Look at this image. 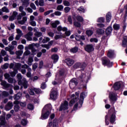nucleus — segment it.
Masks as SVG:
<instances>
[{
	"mask_svg": "<svg viewBox=\"0 0 127 127\" xmlns=\"http://www.w3.org/2000/svg\"><path fill=\"white\" fill-rule=\"evenodd\" d=\"M7 81L8 82V83H13L14 84H15L16 83V80H15L14 78L11 77H9L7 79Z\"/></svg>",
	"mask_w": 127,
	"mask_h": 127,
	"instance_id": "obj_39",
	"label": "nucleus"
},
{
	"mask_svg": "<svg viewBox=\"0 0 127 127\" xmlns=\"http://www.w3.org/2000/svg\"><path fill=\"white\" fill-rule=\"evenodd\" d=\"M79 80L81 82H88L89 80V77L86 76L85 73H82L81 75L79 77Z\"/></svg>",
	"mask_w": 127,
	"mask_h": 127,
	"instance_id": "obj_12",
	"label": "nucleus"
},
{
	"mask_svg": "<svg viewBox=\"0 0 127 127\" xmlns=\"http://www.w3.org/2000/svg\"><path fill=\"white\" fill-rule=\"evenodd\" d=\"M96 33L98 35H102L105 33V30H104V29H98L96 30Z\"/></svg>",
	"mask_w": 127,
	"mask_h": 127,
	"instance_id": "obj_31",
	"label": "nucleus"
},
{
	"mask_svg": "<svg viewBox=\"0 0 127 127\" xmlns=\"http://www.w3.org/2000/svg\"><path fill=\"white\" fill-rule=\"evenodd\" d=\"M78 85V80L76 78H72L69 82V87L70 89H74Z\"/></svg>",
	"mask_w": 127,
	"mask_h": 127,
	"instance_id": "obj_10",
	"label": "nucleus"
},
{
	"mask_svg": "<svg viewBox=\"0 0 127 127\" xmlns=\"http://www.w3.org/2000/svg\"><path fill=\"white\" fill-rule=\"evenodd\" d=\"M87 94V92H82L80 94L79 100L78 103L77 102L78 100H79V92H76L75 95L74 94H72L71 95V100L69 102V106L72 107L74 104H75L73 111H77V108L80 109L81 108L82 105H83V102H84V98H86Z\"/></svg>",
	"mask_w": 127,
	"mask_h": 127,
	"instance_id": "obj_1",
	"label": "nucleus"
},
{
	"mask_svg": "<svg viewBox=\"0 0 127 127\" xmlns=\"http://www.w3.org/2000/svg\"><path fill=\"white\" fill-rule=\"evenodd\" d=\"M123 85V83L122 81L116 82L113 86V87L114 88V90H115V91H118V90H120L121 87H122Z\"/></svg>",
	"mask_w": 127,
	"mask_h": 127,
	"instance_id": "obj_13",
	"label": "nucleus"
},
{
	"mask_svg": "<svg viewBox=\"0 0 127 127\" xmlns=\"http://www.w3.org/2000/svg\"><path fill=\"white\" fill-rule=\"evenodd\" d=\"M34 19H35V17H34V16L31 15L30 16L29 24L33 27L36 26V22L34 21Z\"/></svg>",
	"mask_w": 127,
	"mask_h": 127,
	"instance_id": "obj_14",
	"label": "nucleus"
},
{
	"mask_svg": "<svg viewBox=\"0 0 127 127\" xmlns=\"http://www.w3.org/2000/svg\"><path fill=\"white\" fill-rule=\"evenodd\" d=\"M102 64L105 66L110 67L113 66L114 63L113 62H111L110 60H109L107 57H104L102 58Z\"/></svg>",
	"mask_w": 127,
	"mask_h": 127,
	"instance_id": "obj_7",
	"label": "nucleus"
},
{
	"mask_svg": "<svg viewBox=\"0 0 127 127\" xmlns=\"http://www.w3.org/2000/svg\"><path fill=\"white\" fill-rule=\"evenodd\" d=\"M20 67H21V64L19 63H15L14 66L13 68V70H17V71L18 69L20 68Z\"/></svg>",
	"mask_w": 127,
	"mask_h": 127,
	"instance_id": "obj_28",
	"label": "nucleus"
},
{
	"mask_svg": "<svg viewBox=\"0 0 127 127\" xmlns=\"http://www.w3.org/2000/svg\"><path fill=\"white\" fill-rule=\"evenodd\" d=\"M31 71H32L31 68H28L27 72L26 73V76L28 78L31 77Z\"/></svg>",
	"mask_w": 127,
	"mask_h": 127,
	"instance_id": "obj_36",
	"label": "nucleus"
},
{
	"mask_svg": "<svg viewBox=\"0 0 127 127\" xmlns=\"http://www.w3.org/2000/svg\"><path fill=\"white\" fill-rule=\"evenodd\" d=\"M70 52L72 53H76L78 52V47H75L70 49Z\"/></svg>",
	"mask_w": 127,
	"mask_h": 127,
	"instance_id": "obj_44",
	"label": "nucleus"
},
{
	"mask_svg": "<svg viewBox=\"0 0 127 127\" xmlns=\"http://www.w3.org/2000/svg\"><path fill=\"white\" fill-rule=\"evenodd\" d=\"M115 55V52L113 50H110L108 51L107 56L109 58H113Z\"/></svg>",
	"mask_w": 127,
	"mask_h": 127,
	"instance_id": "obj_24",
	"label": "nucleus"
},
{
	"mask_svg": "<svg viewBox=\"0 0 127 127\" xmlns=\"http://www.w3.org/2000/svg\"><path fill=\"white\" fill-rule=\"evenodd\" d=\"M13 71L10 72L9 74H10L11 77H15V75H16V74H17L18 71H17V70H15V69H13Z\"/></svg>",
	"mask_w": 127,
	"mask_h": 127,
	"instance_id": "obj_37",
	"label": "nucleus"
},
{
	"mask_svg": "<svg viewBox=\"0 0 127 127\" xmlns=\"http://www.w3.org/2000/svg\"><path fill=\"white\" fill-rule=\"evenodd\" d=\"M58 97V91L57 90L53 88L50 94V98L52 100H56Z\"/></svg>",
	"mask_w": 127,
	"mask_h": 127,
	"instance_id": "obj_8",
	"label": "nucleus"
},
{
	"mask_svg": "<svg viewBox=\"0 0 127 127\" xmlns=\"http://www.w3.org/2000/svg\"><path fill=\"white\" fill-rule=\"evenodd\" d=\"M18 13L16 11L13 12L12 15L9 17V20L10 21H12V20H14L15 18H16V16L17 15Z\"/></svg>",
	"mask_w": 127,
	"mask_h": 127,
	"instance_id": "obj_22",
	"label": "nucleus"
},
{
	"mask_svg": "<svg viewBox=\"0 0 127 127\" xmlns=\"http://www.w3.org/2000/svg\"><path fill=\"white\" fill-rule=\"evenodd\" d=\"M86 67H87V64L84 62L76 63L73 65L74 69H79L80 68L81 70H84Z\"/></svg>",
	"mask_w": 127,
	"mask_h": 127,
	"instance_id": "obj_5",
	"label": "nucleus"
},
{
	"mask_svg": "<svg viewBox=\"0 0 127 127\" xmlns=\"http://www.w3.org/2000/svg\"><path fill=\"white\" fill-rule=\"evenodd\" d=\"M64 10L65 13H68V12L71 10V8H70V7H65L64 8Z\"/></svg>",
	"mask_w": 127,
	"mask_h": 127,
	"instance_id": "obj_56",
	"label": "nucleus"
},
{
	"mask_svg": "<svg viewBox=\"0 0 127 127\" xmlns=\"http://www.w3.org/2000/svg\"><path fill=\"white\" fill-rule=\"evenodd\" d=\"M50 109H51V104H48L44 107L41 116V120H46L48 119V117H49V115H50V112H49Z\"/></svg>",
	"mask_w": 127,
	"mask_h": 127,
	"instance_id": "obj_3",
	"label": "nucleus"
},
{
	"mask_svg": "<svg viewBox=\"0 0 127 127\" xmlns=\"http://www.w3.org/2000/svg\"><path fill=\"white\" fill-rule=\"evenodd\" d=\"M2 9V11H3V12H9V10H8V8H7V7H3L1 8Z\"/></svg>",
	"mask_w": 127,
	"mask_h": 127,
	"instance_id": "obj_53",
	"label": "nucleus"
},
{
	"mask_svg": "<svg viewBox=\"0 0 127 127\" xmlns=\"http://www.w3.org/2000/svg\"><path fill=\"white\" fill-rule=\"evenodd\" d=\"M113 28L115 29V30H119V29H120V25L114 24L113 25Z\"/></svg>",
	"mask_w": 127,
	"mask_h": 127,
	"instance_id": "obj_55",
	"label": "nucleus"
},
{
	"mask_svg": "<svg viewBox=\"0 0 127 127\" xmlns=\"http://www.w3.org/2000/svg\"><path fill=\"white\" fill-rule=\"evenodd\" d=\"M23 54V51H17L15 52V54L17 55V59H20V56H21Z\"/></svg>",
	"mask_w": 127,
	"mask_h": 127,
	"instance_id": "obj_29",
	"label": "nucleus"
},
{
	"mask_svg": "<svg viewBox=\"0 0 127 127\" xmlns=\"http://www.w3.org/2000/svg\"><path fill=\"white\" fill-rule=\"evenodd\" d=\"M52 59L54 60V63H56L57 61H58V59H59V57L57 55H53L52 56Z\"/></svg>",
	"mask_w": 127,
	"mask_h": 127,
	"instance_id": "obj_33",
	"label": "nucleus"
},
{
	"mask_svg": "<svg viewBox=\"0 0 127 127\" xmlns=\"http://www.w3.org/2000/svg\"><path fill=\"white\" fill-rule=\"evenodd\" d=\"M51 24L53 28H56L57 27L58 25H59L60 24V21L59 20H56L54 22H51Z\"/></svg>",
	"mask_w": 127,
	"mask_h": 127,
	"instance_id": "obj_23",
	"label": "nucleus"
},
{
	"mask_svg": "<svg viewBox=\"0 0 127 127\" xmlns=\"http://www.w3.org/2000/svg\"><path fill=\"white\" fill-rule=\"evenodd\" d=\"M27 21V17H24L22 18V20L18 21V23L19 24L23 25L25 22Z\"/></svg>",
	"mask_w": 127,
	"mask_h": 127,
	"instance_id": "obj_32",
	"label": "nucleus"
},
{
	"mask_svg": "<svg viewBox=\"0 0 127 127\" xmlns=\"http://www.w3.org/2000/svg\"><path fill=\"white\" fill-rule=\"evenodd\" d=\"M112 19V14L111 12H108L106 15V20L107 22H110Z\"/></svg>",
	"mask_w": 127,
	"mask_h": 127,
	"instance_id": "obj_34",
	"label": "nucleus"
},
{
	"mask_svg": "<svg viewBox=\"0 0 127 127\" xmlns=\"http://www.w3.org/2000/svg\"><path fill=\"white\" fill-rule=\"evenodd\" d=\"M52 84L53 85H59V84H61V82H59V80L56 78L55 80L52 82Z\"/></svg>",
	"mask_w": 127,
	"mask_h": 127,
	"instance_id": "obj_46",
	"label": "nucleus"
},
{
	"mask_svg": "<svg viewBox=\"0 0 127 127\" xmlns=\"http://www.w3.org/2000/svg\"><path fill=\"white\" fill-rule=\"evenodd\" d=\"M9 66V64L8 63H6L2 66V69H7Z\"/></svg>",
	"mask_w": 127,
	"mask_h": 127,
	"instance_id": "obj_61",
	"label": "nucleus"
},
{
	"mask_svg": "<svg viewBox=\"0 0 127 127\" xmlns=\"http://www.w3.org/2000/svg\"><path fill=\"white\" fill-rule=\"evenodd\" d=\"M53 125V127H58V124L57 119L54 120Z\"/></svg>",
	"mask_w": 127,
	"mask_h": 127,
	"instance_id": "obj_49",
	"label": "nucleus"
},
{
	"mask_svg": "<svg viewBox=\"0 0 127 127\" xmlns=\"http://www.w3.org/2000/svg\"><path fill=\"white\" fill-rule=\"evenodd\" d=\"M37 67H38V64L35 63L32 65V69L34 71H35V70H36V69L37 68Z\"/></svg>",
	"mask_w": 127,
	"mask_h": 127,
	"instance_id": "obj_50",
	"label": "nucleus"
},
{
	"mask_svg": "<svg viewBox=\"0 0 127 127\" xmlns=\"http://www.w3.org/2000/svg\"><path fill=\"white\" fill-rule=\"evenodd\" d=\"M17 78L19 80L18 82V85H22L24 89H27L28 87V82H27V80H26V79L23 78L22 82H21V79H22V76L21 75V74L20 73H18V74H17Z\"/></svg>",
	"mask_w": 127,
	"mask_h": 127,
	"instance_id": "obj_4",
	"label": "nucleus"
},
{
	"mask_svg": "<svg viewBox=\"0 0 127 127\" xmlns=\"http://www.w3.org/2000/svg\"><path fill=\"white\" fill-rule=\"evenodd\" d=\"M69 103L66 101L61 104L59 111H66L68 109Z\"/></svg>",
	"mask_w": 127,
	"mask_h": 127,
	"instance_id": "obj_9",
	"label": "nucleus"
},
{
	"mask_svg": "<svg viewBox=\"0 0 127 127\" xmlns=\"http://www.w3.org/2000/svg\"><path fill=\"white\" fill-rule=\"evenodd\" d=\"M98 40L96 38H92L90 39V42L91 43L94 42V43H97Z\"/></svg>",
	"mask_w": 127,
	"mask_h": 127,
	"instance_id": "obj_48",
	"label": "nucleus"
},
{
	"mask_svg": "<svg viewBox=\"0 0 127 127\" xmlns=\"http://www.w3.org/2000/svg\"><path fill=\"white\" fill-rule=\"evenodd\" d=\"M116 121V114L113 113L110 117V123L114 124Z\"/></svg>",
	"mask_w": 127,
	"mask_h": 127,
	"instance_id": "obj_27",
	"label": "nucleus"
},
{
	"mask_svg": "<svg viewBox=\"0 0 127 127\" xmlns=\"http://www.w3.org/2000/svg\"><path fill=\"white\" fill-rule=\"evenodd\" d=\"M32 62H33V58L30 57L28 59V61L27 63L28 65L31 66L32 65Z\"/></svg>",
	"mask_w": 127,
	"mask_h": 127,
	"instance_id": "obj_41",
	"label": "nucleus"
},
{
	"mask_svg": "<svg viewBox=\"0 0 127 127\" xmlns=\"http://www.w3.org/2000/svg\"><path fill=\"white\" fill-rule=\"evenodd\" d=\"M3 76V74H2V72H0V82H1V86H3V89L4 90H6V89L10 87V84L7 83L6 81L4 80H2Z\"/></svg>",
	"mask_w": 127,
	"mask_h": 127,
	"instance_id": "obj_6",
	"label": "nucleus"
},
{
	"mask_svg": "<svg viewBox=\"0 0 127 127\" xmlns=\"http://www.w3.org/2000/svg\"><path fill=\"white\" fill-rule=\"evenodd\" d=\"M109 98L110 99V101H112V102L117 101V94L114 93H110L109 94Z\"/></svg>",
	"mask_w": 127,
	"mask_h": 127,
	"instance_id": "obj_18",
	"label": "nucleus"
},
{
	"mask_svg": "<svg viewBox=\"0 0 127 127\" xmlns=\"http://www.w3.org/2000/svg\"><path fill=\"white\" fill-rule=\"evenodd\" d=\"M63 8H64V6L62 5H59L57 7V10H63Z\"/></svg>",
	"mask_w": 127,
	"mask_h": 127,
	"instance_id": "obj_52",
	"label": "nucleus"
},
{
	"mask_svg": "<svg viewBox=\"0 0 127 127\" xmlns=\"http://www.w3.org/2000/svg\"><path fill=\"white\" fill-rule=\"evenodd\" d=\"M22 126H26L27 125V121L26 119H23L21 122Z\"/></svg>",
	"mask_w": 127,
	"mask_h": 127,
	"instance_id": "obj_59",
	"label": "nucleus"
},
{
	"mask_svg": "<svg viewBox=\"0 0 127 127\" xmlns=\"http://www.w3.org/2000/svg\"><path fill=\"white\" fill-rule=\"evenodd\" d=\"M76 19L78 20V21H80V22H82V21L83 20V17H82L81 16H77Z\"/></svg>",
	"mask_w": 127,
	"mask_h": 127,
	"instance_id": "obj_60",
	"label": "nucleus"
},
{
	"mask_svg": "<svg viewBox=\"0 0 127 127\" xmlns=\"http://www.w3.org/2000/svg\"><path fill=\"white\" fill-rule=\"evenodd\" d=\"M34 35L36 37H38V38L42 36V33H41V32H38L37 33H35Z\"/></svg>",
	"mask_w": 127,
	"mask_h": 127,
	"instance_id": "obj_51",
	"label": "nucleus"
},
{
	"mask_svg": "<svg viewBox=\"0 0 127 127\" xmlns=\"http://www.w3.org/2000/svg\"><path fill=\"white\" fill-rule=\"evenodd\" d=\"M16 32H17L18 35H21V36H22V35H23V33H22V31H21V30L19 29H16Z\"/></svg>",
	"mask_w": 127,
	"mask_h": 127,
	"instance_id": "obj_54",
	"label": "nucleus"
},
{
	"mask_svg": "<svg viewBox=\"0 0 127 127\" xmlns=\"http://www.w3.org/2000/svg\"><path fill=\"white\" fill-rule=\"evenodd\" d=\"M105 21V19L104 17H100L97 19V22H104Z\"/></svg>",
	"mask_w": 127,
	"mask_h": 127,
	"instance_id": "obj_63",
	"label": "nucleus"
},
{
	"mask_svg": "<svg viewBox=\"0 0 127 127\" xmlns=\"http://www.w3.org/2000/svg\"><path fill=\"white\" fill-rule=\"evenodd\" d=\"M35 45V44H32L29 45L28 47H26L25 48V50H27L28 49H31L32 50V54L33 55H35L36 54V50L33 48V47Z\"/></svg>",
	"mask_w": 127,
	"mask_h": 127,
	"instance_id": "obj_11",
	"label": "nucleus"
},
{
	"mask_svg": "<svg viewBox=\"0 0 127 127\" xmlns=\"http://www.w3.org/2000/svg\"><path fill=\"white\" fill-rule=\"evenodd\" d=\"M113 28L112 27H109L106 30V33L107 35H110L112 33Z\"/></svg>",
	"mask_w": 127,
	"mask_h": 127,
	"instance_id": "obj_35",
	"label": "nucleus"
},
{
	"mask_svg": "<svg viewBox=\"0 0 127 127\" xmlns=\"http://www.w3.org/2000/svg\"><path fill=\"white\" fill-rule=\"evenodd\" d=\"M13 107V104H12V102H9L7 103V104L6 105L5 107V111H10V110H11L12 109V107Z\"/></svg>",
	"mask_w": 127,
	"mask_h": 127,
	"instance_id": "obj_17",
	"label": "nucleus"
},
{
	"mask_svg": "<svg viewBox=\"0 0 127 127\" xmlns=\"http://www.w3.org/2000/svg\"><path fill=\"white\" fill-rule=\"evenodd\" d=\"M122 46L123 47H127V36H125L123 38Z\"/></svg>",
	"mask_w": 127,
	"mask_h": 127,
	"instance_id": "obj_26",
	"label": "nucleus"
},
{
	"mask_svg": "<svg viewBox=\"0 0 127 127\" xmlns=\"http://www.w3.org/2000/svg\"><path fill=\"white\" fill-rule=\"evenodd\" d=\"M22 95L21 94V93L18 92L16 95H15L13 97L14 100H19Z\"/></svg>",
	"mask_w": 127,
	"mask_h": 127,
	"instance_id": "obj_30",
	"label": "nucleus"
},
{
	"mask_svg": "<svg viewBox=\"0 0 127 127\" xmlns=\"http://www.w3.org/2000/svg\"><path fill=\"white\" fill-rule=\"evenodd\" d=\"M63 3L65 6H70V2L67 0L64 1Z\"/></svg>",
	"mask_w": 127,
	"mask_h": 127,
	"instance_id": "obj_58",
	"label": "nucleus"
},
{
	"mask_svg": "<svg viewBox=\"0 0 127 127\" xmlns=\"http://www.w3.org/2000/svg\"><path fill=\"white\" fill-rule=\"evenodd\" d=\"M1 96L5 97H8L9 93L7 91H3L2 92Z\"/></svg>",
	"mask_w": 127,
	"mask_h": 127,
	"instance_id": "obj_42",
	"label": "nucleus"
},
{
	"mask_svg": "<svg viewBox=\"0 0 127 127\" xmlns=\"http://www.w3.org/2000/svg\"><path fill=\"white\" fill-rule=\"evenodd\" d=\"M34 88H30L29 89V93L30 95H31L32 96H34L35 93H34Z\"/></svg>",
	"mask_w": 127,
	"mask_h": 127,
	"instance_id": "obj_47",
	"label": "nucleus"
},
{
	"mask_svg": "<svg viewBox=\"0 0 127 127\" xmlns=\"http://www.w3.org/2000/svg\"><path fill=\"white\" fill-rule=\"evenodd\" d=\"M30 0H21L22 4L25 7H27L29 5V1Z\"/></svg>",
	"mask_w": 127,
	"mask_h": 127,
	"instance_id": "obj_25",
	"label": "nucleus"
},
{
	"mask_svg": "<svg viewBox=\"0 0 127 127\" xmlns=\"http://www.w3.org/2000/svg\"><path fill=\"white\" fill-rule=\"evenodd\" d=\"M19 109H20V107H19V106L18 105H16L14 106V110L15 112H18Z\"/></svg>",
	"mask_w": 127,
	"mask_h": 127,
	"instance_id": "obj_57",
	"label": "nucleus"
},
{
	"mask_svg": "<svg viewBox=\"0 0 127 127\" xmlns=\"http://www.w3.org/2000/svg\"><path fill=\"white\" fill-rule=\"evenodd\" d=\"M77 10L80 13H85V8H84V7L83 6H80L79 7Z\"/></svg>",
	"mask_w": 127,
	"mask_h": 127,
	"instance_id": "obj_40",
	"label": "nucleus"
},
{
	"mask_svg": "<svg viewBox=\"0 0 127 127\" xmlns=\"http://www.w3.org/2000/svg\"><path fill=\"white\" fill-rule=\"evenodd\" d=\"M48 41H50V38L47 37H44V38L42 40L43 43H47Z\"/></svg>",
	"mask_w": 127,
	"mask_h": 127,
	"instance_id": "obj_45",
	"label": "nucleus"
},
{
	"mask_svg": "<svg viewBox=\"0 0 127 127\" xmlns=\"http://www.w3.org/2000/svg\"><path fill=\"white\" fill-rule=\"evenodd\" d=\"M58 31H63L64 32V34H63L62 32L57 33L58 34L55 36L54 38L56 40H58V39H60V38H66V36H70L71 35V31H68V28L66 27H62L61 26H59L57 27Z\"/></svg>",
	"mask_w": 127,
	"mask_h": 127,
	"instance_id": "obj_2",
	"label": "nucleus"
},
{
	"mask_svg": "<svg viewBox=\"0 0 127 127\" xmlns=\"http://www.w3.org/2000/svg\"><path fill=\"white\" fill-rule=\"evenodd\" d=\"M1 56H5L6 55V52L3 50H2L0 52Z\"/></svg>",
	"mask_w": 127,
	"mask_h": 127,
	"instance_id": "obj_64",
	"label": "nucleus"
},
{
	"mask_svg": "<svg viewBox=\"0 0 127 127\" xmlns=\"http://www.w3.org/2000/svg\"><path fill=\"white\" fill-rule=\"evenodd\" d=\"M53 44V41H51L48 43V44H44L42 45L41 46L43 48H46V49H49L50 48V46Z\"/></svg>",
	"mask_w": 127,
	"mask_h": 127,
	"instance_id": "obj_21",
	"label": "nucleus"
},
{
	"mask_svg": "<svg viewBox=\"0 0 127 127\" xmlns=\"http://www.w3.org/2000/svg\"><path fill=\"white\" fill-rule=\"evenodd\" d=\"M85 50L87 52H92V51H94V46L93 45H87L85 48Z\"/></svg>",
	"mask_w": 127,
	"mask_h": 127,
	"instance_id": "obj_15",
	"label": "nucleus"
},
{
	"mask_svg": "<svg viewBox=\"0 0 127 127\" xmlns=\"http://www.w3.org/2000/svg\"><path fill=\"white\" fill-rule=\"evenodd\" d=\"M0 126H4L5 125V119L3 117H0Z\"/></svg>",
	"mask_w": 127,
	"mask_h": 127,
	"instance_id": "obj_38",
	"label": "nucleus"
},
{
	"mask_svg": "<svg viewBox=\"0 0 127 127\" xmlns=\"http://www.w3.org/2000/svg\"><path fill=\"white\" fill-rule=\"evenodd\" d=\"M93 31L91 30H87L86 31V34L88 36H92V35H93Z\"/></svg>",
	"mask_w": 127,
	"mask_h": 127,
	"instance_id": "obj_43",
	"label": "nucleus"
},
{
	"mask_svg": "<svg viewBox=\"0 0 127 127\" xmlns=\"http://www.w3.org/2000/svg\"><path fill=\"white\" fill-rule=\"evenodd\" d=\"M33 35V33L32 32H29L25 36V37L29 41H32V38L31 36Z\"/></svg>",
	"mask_w": 127,
	"mask_h": 127,
	"instance_id": "obj_19",
	"label": "nucleus"
},
{
	"mask_svg": "<svg viewBox=\"0 0 127 127\" xmlns=\"http://www.w3.org/2000/svg\"><path fill=\"white\" fill-rule=\"evenodd\" d=\"M35 3L37 6L40 5V6H43L44 5V0H37L35 1Z\"/></svg>",
	"mask_w": 127,
	"mask_h": 127,
	"instance_id": "obj_20",
	"label": "nucleus"
},
{
	"mask_svg": "<svg viewBox=\"0 0 127 127\" xmlns=\"http://www.w3.org/2000/svg\"><path fill=\"white\" fill-rule=\"evenodd\" d=\"M75 62L73 60L71 59H66L65 60V63H66V65L68 66H71L72 65L74 64Z\"/></svg>",
	"mask_w": 127,
	"mask_h": 127,
	"instance_id": "obj_16",
	"label": "nucleus"
},
{
	"mask_svg": "<svg viewBox=\"0 0 127 127\" xmlns=\"http://www.w3.org/2000/svg\"><path fill=\"white\" fill-rule=\"evenodd\" d=\"M73 24L74 25V26H76V27H80L81 26V24H80V23H79V22H74L73 23Z\"/></svg>",
	"mask_w": 127,
	"mask_h": 127,
	"instance_id": "obj_62",
	"label": "nucleus"
}]
</instances>
